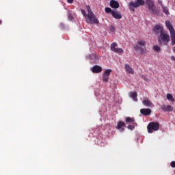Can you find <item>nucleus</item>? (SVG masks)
<instances>
[{
  "label": "nucleus",
  "instance_id": "obj_3",
  "mask_svg": "<svg viewBox=\"0 0 175 175\" xmlns=\"http://www.w3.org/2000/svg\"><path fill=\"white\" fill-rule=\"evenodd\" d=\"M165 26L167 29L170 31V37H171V44L172 46L175 45V30L174 27H173V25L170 23V21H165Z\"/></svg>",
  "mask_w": 175,
  "mask_h": 175
},
{
  "label": "nucleus",
  "instance_id": "obj_32",
  "mask_svg": "<svg viewBox=\"0 0 175 175\" xmlns=\"http://www.w3.org/2000/svg\"><path fill=\"white\" fill-rule=\"evenodd\" d=\"M1 24H2V21H0V25H1Z\"/></svg>",
  "mask_w": 175,
  "mask_h": 175
},
{
  "label": "nucleus",
  "instance_id": "obj_21",
  "mask_svg": "<svg viewBox=\"0 0 175 175\" xmlns=\"http://www.w3.org/2000/svg\"><path fill=\"white\" fill-rule=\"evenodd\" d=\"M125 70L127 73H129L130 75H133V69L129 66V64L125 65Z\"/></svg>",
  "mask_w": 175,
  "mask_h": 175
},
{
  "label": "nucleus",
  "instance_id": "obj_15",
  "mask_svg": "<svg viewBox=\"0 0 175 175\" xmlns=\"http://www.w3.org/2000/svg\"><path fill=\"white\" fill-rule=\"evenodd\" d=\"M161 110L163 111H173V107L171 105H163L161 106Z\"/></svg>",
  "mask_w": 175,
  "mask_h": 175
},
{
  "label": "nucleus",
  "instance_id": "obj_7",
  "mask_svg": "<svg viewBox=\"0 0 175 175\" xmlns=\"http://www.w3.org/2000/svg\"><path fill=\"white\" fill-rule=\"evenodd\" d=\"M159 129V123L152 122L148 125V131L149 133H152L154 131Z\"/></svg>",
  "mask_w": 175,
  "mask_h": 175
},
{
  "label": "nucleus",
  "instance_id": "obj_2",
  "mask_svg": "<svg viewBox=\"0 0 175 175\" xmlns=\"http://www.w3.org/2000/svg\"><path fill=\"white\" fill-rule=\"evenodd\" d=\"M158 41L160 44H163V46H167L169 44L170 36H169L167 31H161V33L158 37Z\"/></svg>",
  "mask_w": 175,
  "mask_h": 175
},
{
  "label": "nucleus",
  "instance_id": "obj_23",
  "mask_svg": "<svg viewBox=\"0 0 175 175\" xmlns=\"http://www.w3.org/2000/svg\"><path fill=\"white\" fill-rule=\"evenodd\" d=\"M167 99H168V100H170L171 102H174V98H173V95H172L171 94H167Z\"/></svg>",
  "mask_w": 175,
  "mask_h": 175
},
{
  "label": "nucleus",
  "instance_id": "obj_26",
  "mask_svg": "<svg viewBox=\"0 0 175 175\" xmlns=\"http://www.w3.org/2000/svg\"><path fill=\"white\" fill-rule=\"evenodd\" d=\"M111 12H113L111 8H105V12L106 13H111Z\"/></svg>",
  "mask_w": 175,
  "mask_h": 175
},
{
  "label": "nucleus",
  "instance_id": "obj_18",
  "mask_svg": "<svg viewBox=\"0 0 175 175\" xmlns=\"http://www.w3.org/2000/svg\"><path fill=\"white\" fill-rule=\"evenodd\" d=\"M140 113L143 114V116H150L151 114V109H142L140 110Z\"/></svg>",
  "mask_w": 175,
  "mask_h": 175
},
{
  "label": "nucleus",
  "instance_id": "obj_29",
  "mask_svg": "<svg viewBox=\"0 0 175 175\" xmlns=\"http://www.w3.org/2000/svg\"><path fill=\"white\" fill-rule=\"evenodd\" d=\"M67 2H68V3H73V0H67Z\"/></svg>",
  "mask_w": 175,
  "mask_h": 175
},
{
  "label": "nucleus",
  "instance_id": "obj_24",
  "mask_svg": "<svg viewBox=\"0 0 175 175\" xmlns=\"http://www.w3.org/2000/svg\"><path fill=\"white\" fill-rule=\"evenodd\" d=\"M153 50L157 53H159V51H161V47H159L158 45H155L153 46Z\"/></svg>",
  "mask_w": 175,
  "mask_h": 175
},
{
  "label": "nucleus",
  "instance_id": "obj_33",
  "mask_svg": "<svg viewBox=\"0 0 175 175\" xmlns=\"http://www.w3.org/2000/svg\"><path fill=\"white\" fill-rule=\"evenodd\" d=\"M144 80H147L146 79H144Z\"/></svg>",
  "mask_w": 175,
  "mask_h": 175
},
{
  "label": "nucleus",
  "instance_id": "obj_9",
  "mask_svg": "<svg viewBox=\"0 0 175 175\" xmlns=\"http://www.w3.org/2000/svg\"><path fill=\"white\" fill-rule=\"evenodd\" d=\"M118 47V44L117 42H113L111 44V50L113 51V53H116L117 54H122L124 53V50L121 48Z\"/></svg>",
  "mask_w": 175,
  "mask_h": 175
},
{
  "label": "nucleus",
  "instance_id": "obj_13",
  "mask_svg": "<svg viewBox=\"0 0 175 175\" xmlns=\"http://www.w3.org/2000/svg\"><path fill=\"white\" fill-rule=\"evenodd\" d=\"M109 5L112 9H118V8H120V3H118V2L116 0H111Z\"/></svg>",
  "mask_w": 175,
  "mask_h": 175
},
{
  "label": "nucleus",
  "instance_id": "obj_27",
  "mask_svg": "<svg viewBox=\"0 0 175 175\" xmlns=\"http://www.w3.org/2000/svg\"><path fill=\"white\" fill-rule=\"evenodd\" d=\"M128 129H130L131 131H133V129H135V126L133 125H129L127 126Z\"/></svg>",
  "mask_w": 175,
  "mask_h": 175
},
{
  "label": "nucleus",
  "instance_id": "obj_1",
  "mask_svg": "<svg viewBox=\"0 0 175 175\" xmlns=\"http://www.w3.org/2000/svg\"><path fill=\"white\" fill-rule=\"evenodd\" d=\"M86 9L88 14L85 10L83 9H81V12L86 19L87 23L89 24H99V20H98V18H96L95 14H94V12H92L91 8H90L89 5H87Z\"/></svg>",
  "mask_w": 175,
  "mask_h": 175
},
{
  "label": "nucleus",
  "instance_id": "obj_4",
  "mask_svg": "<svg viewBox=\"0 0 175 175\" xmlns=\"http://www.w3.org/2000/svg\"><path fill=\"white\" fill-rule=\"evenodd\" d=\"M145 3L146 1L144 0H135L129 3V8L131 12H135V9H137V8H140V6H144Z\"/></svg>",
  "mask_w": 175,
  "mask_h": 175
},
{
  "label": "nucleus",
  "instance_id": "obj_14",
  "mask_svg": "<svg viewBox=\"0 0 175 175\" xmlns=\"http://www.w3.org/2000/svg\"><path fill=\"white\" fill-rule=\"evenodd\" d=\"M91 70L93 73H100V72H102V67L96 65L91 68Z\"/></svg>",
  "mask_w": 175,
  "mask_h": 175
},
{
  "label": "nucleus",
  "instance_id": "obj_8",
  "mask_svg": "<svg viewBox=\"0 0 175 175\" xmlns=\"http://www.w3.org/2000/svg\"><path fill=\"white\" fill-rule=\"evenodd\" d=\"M100 57L96 53H92L86 56L87 59H90L92 64H98Z\"/></svg>",
  "mask_w": 175,
  "mask_h": 175
},
{
  "label": "nucleus",
  "instance_id": "obj_20",
  "mask_svg": "<svg viewBox=\"0 0 175 175\" xmlns=\"http://www.w3.org/2000/svg\"><path fill=\"white\" fill-rule=\"evenodd\" d=\"M130 96H131V98H132V99H133V100H134V102H137V92H131L130 93Z\"/></svg>",
  "mask_w": 175,
  "mask_h": 175
},
{
  "label": "nucleus",
  "instance_id": "obj_10",
  "mask_svg": "<svg viewBox=\"0 0 175 175\" xmlns=\"http://www.w3.org/2000/svg\"><path fill=\"white\" fill-rule=\"evenodd\" d=\"M152 31L156 33H162V32L165 31L164 29H163V26L161 24H158L154 26L153 29H152Z\"/></svg>",
  "mask_w": 175,
  "mask_h": 175
},
{
  "label": "nucleus",
  "instance_id": "obj_11",
  "mask_svg": "<svg viewBox=\"0 0 175 175\" xmlns=\"http://www.w3.org/2000/svg\"><path fill=\"white\" fill-rule=\"evenodd\" d=\"M111 73V70H106L103 75V81L107 83L109 81V77H110V74Z\"/></svg>",
  "mask_w": 175,
  "mask_h": 175
},
{
  "label": "nucleus",
  "instance_id": "obj_5",
  "mask_svg": "<svg viewBox=\"0 0 175 175\" xmlns=\"http://www.w3.org/2000/svg\"><path fill=\"white\" fill-rule=\"evenodd\" d=\"M146 5L147 6L148 10L152 14H157V8H155V3L152 0H146Z\"/></svg>",
  "mask_w": 175,
  "mask_h": 175
},
{
  "label": "nucleus",
  "instance_id": "obj_6",
  "mask_svg": "<svg viewBox=\"0 0 175 175\" xmlns=\"http://www.w3.org/2000/svg\"><path fill=\"white\" fill-rule=\"evenodd\" d=\"M134 49L135 50H139L142 54H144L146 52V41L144 40H139L138 41V44L134 45Z\"/></svg>",
  "mask_w": 175,
  "mask_h": 175
},
{
  "label": "nucleus",
  "instance_id": "obj_25",
  "mask_svg": "<svg viewBox=\"0 0 175 175\" xmlns=\"http://www.w3.org/2000/svg\"><path fill=\"white\" fill-rule=\"evenodd\" d=\"M163 12L167 15L169 14V10L167 7H163Z\"/></svg>",
  "mask_w": 175,
  "mask_h": 175
},
{
  "label": "nucleus",
  "instance_id": "obj_31",
  "mask_svg": "<svg viewBox=\"0 0 175 175\" xmlns=\"http://www.w3.org/2000/svg\"><path fill=\"white\" fill-rule=\"evenodd\" d=\"M172 51L174 53H175V46L172 47Z\"/></svg>",
  "mask_w": 175,
  "mask_h": 175
},
{
  "label": "nucleus",
  "instance_id": "obj_16",
  "mask_svg": "<svg viewBox=\"0 0 175 175\" xmlns=\"http://www.w3.org/2000/svg\"><path fill=\"white\" fill-rule=\"evenodd\" d=\"M125 122L126 124H132V125L137 126V124H136V122H135V118L127 117L125 119Z\"/></svg>",
  "mask_w": 175,
  "mask_h": 175
},
{
  "label": "nucleus",
  "instance_id": "obj_30",
  "mask_svg": "<svg viewBox=\"0 0 175 175\" xmlns=\"http://www.w3.org/2000/svg\"><path fill=\"white\" fill-rule=\"evenodd\" d=\"M171 59H172V61H175V57H174V56H171Z\"/></svg>",
  "mask_w": 175,
  "mask_h": 175
},
{
  "label": "nucleus",
  "instance_id": "obj_12",
  "mask_svg": "<svg viewBox=\"0 0 175 175\" xmlns=\"http://www.w3.org/2000/svg\"><path fill=\"white\" fill-rule=\"evenodd\" d=\"M124 126H125V122H124L122 121H119L118 122L116 129H118V131H120V132H124Z\"/></svg>",
  "mask_w": 175,
  "mask_h": 175
},
{
  "label": "nucleus",
  "instance_id": "obj_19",
  "mask_svg": "<svg viewBox=\"0 0 175 175\" xmlns=\"http://www.w3.org/2000/svg\"><path fill=\"white\" fill-rule=\"evenodd\" d=\"M142 103H143V105H144V106H147V107H151L154 106L152 103L149 99L144 100L142 101Z\"/></svg>",
  "mask_w": 175,
  "mask_h": 175
},
{
  "label": "nucleus",
  "instance_id": "obj_17",
  "mask_svg": "<svg viewBox=\"0 0 175 175\" xmlns=\"http://www.w3.org/2000/svg\"><path fill=\"white\" fill-rule=\"evenodd\" d=\"M111 15L114 18H116V20H120V18H122V15H121V13L116 11L111 12Z\"/></svg>",
  "mask_w": 175,
  "mask_h": 175
},
{
  "label": "nucleus",
  "instance_id": "obj_28",
  "mask_svg": "<svg viewBox=\"0 0 175 175\" xmlns=\"http://www.w3.org/2000/svg\"><path fill=\"white\" fill-rule=\"evenodd\" d=\"M171 167H175V161H172L171 162Z\"/></svg>",
  "mask_w": 175,
  "mask_h": 175
},
{
  "label": "nucleus",
  "instance_id": "obj_22",
  "mask_svg": "<svg viewBox=\"0 0 175 175\" xmlns=\"http://www.w3.org/2000/svg\"><path fill=\"white\" fill-rule=\"evenodd\" d=\"M67 16H68V20L70 21H72L73 20V17H75V12H73L71 10L68 11Z\"/></svg>",
  "mask_w": 175,
  "mask_h": 175
}]
</instances>
